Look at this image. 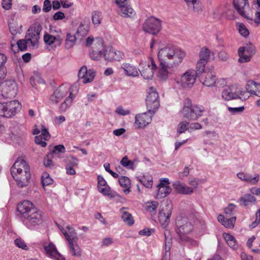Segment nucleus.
Masks as SVG:
<instances>
[{"instance_id": "1", "label": "nucleus", "mask_w": 260, "mask_h": 260, "mask_svg": "<svg viewBox=\"0 0 260 260\" xmlns=\"http://www.w3.org/2000/svg\"><path fill=\"white\" fill-rule=\"evenodd\" d=\"M17 210L21 216L23 223L28 229H34L42 222V216L34 204L29 201L19 204Z\"/></svg>"}, {"instance_id": "2", "label": "nucleus", "mask_w": 260, "mask_h": 260, "mask_svg": "<svg viewBox=\"0 0 260 260\" xmlns=\"http://www.w3.org/2000/svg\"><path fill=\"white\" fill-rule=\"evenodd\" d=\"M259 83L253 80H248L244 90L240 86L234 84L225 87L222 91V98H241L247 96L249 93L250 96H256L258 90Z\"/></svg>"}, {"instance_id": "3", "label": "nucleus", "mask_w": 260, "mask_h": 260, "mask_svg": "<svg viewBox=\"0 0 260 260\" xmlns=\"http://www.w3.org/2000/svg\"><path fill=\"white\" fill-rule=\"evenodd\" d=\"M185 56L184 51L171 46L160 49L157 54L160 63L169 64L171 67L178 66L182 61Z\"/></svg>"}, {"instance_id": "4", "label": "nucleus", "mask_w": 260, "mask_h": 260, "mask_svg": "<svg viewBox=\"0 0 260 260\" xmlns=\"http://www.w3.org/2000/svg\"><path fill=\"white\" fill-rule=\"evenodd\" d=\"M11 173L17 185L23 187L26 185L30 178V168L26 162L18 158L11 168Z\"/></svg>"}, {"instance_id": "5", "label": "nucleus", "mask_w": 260, "mask_h": 260, "mask_svg": "<svg viewBox=\"0 0 260 260\" xmlns=\"http://www.w3.org/2000/svg\"><path fill=\"white\" fill-rule=\"evenodd\" d=\"M176 224L175 231L180 241L184 243H188L191 245H196V242L187 236L193 229V225L189 219L186 217H178L177 218Z\"/></svg>"}, {"instance_id": "6", "label": "nucleus", "mask_w": 260, "mask_h": 260, "mask_svg": "<svg viewBox=\"0 0 260 260\" xmlns=\"http://www.w3.org/2000/svg\"><path fill=\"white\" fill-rule=\"evenodd\" d=\"M204 108L202 106L192 105L187 99L185 102L182 113L184 117L189 120H196L202 115Z\"/></svg>"}, {"instance_id": "7", "label": "nucleus", "mask_w": 260, "mask_h": 260, "mask_svg": "<svg viewBox=\"0 0 260 260\" xmlns=\"http://www.w3.org/2000/svg\"><path fill=\"white\" fill-rule=\"evenodd\" d=\"M161 27V21L154 17L147 18L142 24L143 31L153 35H157Z\"/></svg>"}, {"instance_id": "8", "label": "nucleus", "mask_w": 260, "mask_h": 260, "mask_svg": "<svg viewBox=\"0 0 260 260\" xmlns=\"http://www.w3.org/2000/svg\"><path fill=\"white\" fill-rule=\"evenodd\" d=\"M157 69V66L154 60L150 58V63L146 60H142L139 64V71L144 79H151L154 75V72Z\"/></svg>"}, {"instance_id": "9", "label": "nucleus", "mask_w": 260, "mask_h": 260, "mask_svg": "<svg viewBox=\"0 0 260 260\" xmlns=\"http://www.w3.org/2000/svg\"><path fill=\"white\" fill-rule=\"evenodd\" d=\"M41 30L42 26L39 23L34 24L27 30L25 39L29 41L34 48H37L39 46V40Z\"/></svg>"}, {"instance_id": "10", "label": "nucleus", "mask_w": 260, "mask_h": 260, "mask_svg": "<svg viewBox=\"0 0 260 260\" xmlns=\"http://www.w3.org/2000/svg\"><path fill=\"white\" fill-rule=\"evenodd\" d=\"M255 53L254 46L251 43L246 44L245 46L240 47L238 50L240 62H247L249 61L252 56Z\"/></svg>"}, {"instance_id": "11", "label": "nucleus", "mask_w": 260, "mask_h": 260, "mask_svg": "<svg viewBox=\"0 0 260 260\" xmlns=\"http://www.w3.org/2000/svg\"><path fill=\"white\" fill-rule=\"evenodd\" d=\"M78 92V89L76 86L70 88L61 86L54 91L53 95L54 98H74L77 95Z\"/></svg>"}, {"instance_id": "12", "label": "nucleus", "mask_w": 260, "mask_h": 260, "mask_svg": "<svg viewBox=\"0 0 260 260\" xmlns=\"http://www.w3.org/2000/svg\"><path fill=\"white\" fill-rule=\"evenodd\" d=\"M5 117L8 118L14 117L20 111L22 108L21 104L17 100L5 102Z\"/></svg>"}, {"instance_id": "13", "label": "nucleus", "mask_w": 260, "mask_h": 260, "mask_svg": "<svg viewBox=\"0 0 260 260\" xmlns=\"http://www.w3.org/2000/svg\"><path fill=\"white\" fill-rule=\"evenodd\" d=\"M172 209V205L167 204L165 207H162L159 212L158 220L161 226L164 229L166 228L170 223Z\"/></svg>"}, {"instance_id": "14", "label": "nucleus", "mask_w": 260, "mask_h": 260, "mask_svg": "<svg viewBox=\"0 0 260 260\" xmlns=\"http://www.w3.org/2000/svg\"><path fill=\"white\" fill-rule=\"evenodd\" d=\"M197 74L193 70H188L183 74L180 80L181 86L184 88H190L194 84Z\"/></svg>"}, {"instance_id": "15", "label": "nucleus", "mask_w": 260, "mask_h": 260, "mask_svg": "<svg viewBox=\"0 0 260 260\" xmlns=\"http://www.w3.org/2000/svg\"><path fill=\"white\" fill-rule=\"evenodd\" d=\"M104 57L107 60L120 61L124 57V53L120 51H116L111 47L106 46L104 48Z\"/></svg>"}, {"instance_id": "16", "label": "nucleus", "mask_w": 260, "mask_h": 260, "mask_svg": "<svg viewBox=\"0 0 260 260\" xmlns=\"http://www.w3.org/2000/svg\"><path fill=\"white\" fill-rule=\"evenodd\" d=\"M95 76V71L93 69L88 70L86 66H82L78 72V78L84 84L91 82Z\"/></svg>"}, {"instance_id": "17", "label": "nucleus", "mask_w": 260, "mask_h": 260, "mask_svg": "<svg viewBox=\"0 0 260 260\" xmlns=\"http://www.w3.org/2000/svg\"><path fill=\"white\" fill-rule=\"evenodd\" d=\"M43 246L46 254L56 260H65V258L58 252L55 245L52 242H43Z\"/></svg>"}, {"instance_id": "18", "label": "nucleus", "mask_w": 260, "mask_h": 260, "mask_svg": "<svg viewBox=\"0 0 260 260\" xmlns=\"http://www.w3.org/2000/svg\"><path fill=\"white\" fill-rule=\"evenodd\" d=\"M153 114L149 112L137 114L135 116V124L138 128H144L151 123Z\"/></svg>"}, {"instance_id": "19", "label": "nucleus", "mask_w": 260, "mask_h": 260, "mask_svg": "<svg viewBox=\"0 0 260 260\" xmlns=\"http://www.w3.org/2000/svg\"><path fill=\"white\" fill-rule=\"evenodd\" d=\"M172 186L175 191L178 193L181 194H191L192 193V188L180 181L175 180L173 182Z\"/></svg>"}, {"instance_id": "20", "label": "nucleus", "mask_w": 260, "mask_h": 260, "mask_svg": "<svg viewBox=\"0 0 260 260\" xmlns=\"http://www.w3.org/2000/svg\"><path fill=\"white\" fill-rule=\"evenodd\" d=\"M233 4L235 8L241 16L247 19L251 20L245 13L246 9L249 7L248 0H234Z\"/></svg>"}, {"instance_id": "21", "label": "nucleus", "mask_w": 260, "mask_h": 260, "mask_svg": "<svg viewBox=\"0 0 260 260\" xmlns=\"http://www.w3.org/2000/svg\"><path fill=\"white\" fill-rule=\"evenodd\" d=\"M118 14L123 18H131L133 17L136 13L134 10L128 4L127 2L118 7Z\"/></svg>"}, {"instance_id": "22", "label": "nucleus", "mask_w": 260, "mask_h": 260, "mask_svg": "<svg viewBox=\"0 0 260 260\" xmlns=\"http://www.w3.org/2000/svg\"><path fill=\"white\" fill-rule=\"evenodd\" d=\"M98 189L100 192L103 195L110 196L113 197L112 193H111L110 188L108 185L106 181L101 176H98Z\"/></svg>"}, {"instance_id": "23", "label": "nucleus", "mask_w": 260, "mask_h": 260, "mask_svg": "<svg viewBox=\"0 0 260 260\" xmlns=\"http://www.w3.org/2000/svg\"><path fill=\"white\" fill-rule=\"evenodd\" d=\"M6 93V98H15L17 93V86L13 80L7 81L4 88Z\"/></svg>"}, {"instance_id": "24", "label": "nucleus", "mask_w": 260, "mask_h": 260, "mask_svg": "<svg viewBox=\"0 0 260 260\" xmlns=\"http://www.w3.org/2000/svg\"><path fill=\"white\" fill-rule=\"evenodd\" d=\"M173 67H171V65L159 62L157 74L158 79L161 81H166L169 74V70Z\"/></svg>"}, {"instance_id": "25", "label": "nucleus", "mask_w": 260, "mask_h": 260, "mask_svg": "<svg viewBox=\"0 0 260 260\" xmlns=\"http://www.w3.org/2000/svg\"><path fill=\"white\" fill-rule=\"evenodd\" d=\"M58 228L62 232V234L64 235L68 242L71 241H76L77 240V233L72 226L68 225L66 227V229L59 226Z\"/></svg>"}, {"instance_id": "26", "label": "nucleus", "mask_w": 260, "mask_h": 260, "mask_svg": "<svg viewBox=\"0 0 260 260\" xmlns=\"http://www.w3.org/2000/svg\"><path fill=\"white\" fill-rule=\"evenodd\" d=\"M159 103L158 99H146L147 111L154 115L159 107Z\"/></svg>"}, {"instance_id": "27", "label": "nucleus", "mask_w": 260, "mask_h": 260, "mask_svg": "<svg viewBox=\"0 0 260 260\" xmlns=\"http://www.w3.org/2000/svg\"><path fill=\"white\" fill-rule=\"evenodd\" d=\"M121 68L124 70L126 75L130 77H137L139 76V72L137 68L134 65L129 63H123Z\"/></svg>"}, {"instance_id": "28", "label": "nucleus", "mask_w": 260, "mask_h": 260, "mask_svg": "<svg viewBox=\"0 0 260 260\" xmlns=\"http://www.w3.org/2000/svg\"><path fill=\"white\" fill-rule=\"evenodd\" d=\"M238 177L242 181L247 182L251 184H255L259 179V175L252 176L250 174H245L244 173H239L237 174Z\"/></svg>"}, {"instance_id": "29", "label": "nucleus", "mask_w": 260, "mask_h": 260, "mask_svg": "<svg viewBox=\"0 0 260 260\" xmlns=\"http://www.w3.org/2000/svg\"><path fill=\"white\" fill-rule=\"evenodd\" d=\"M236 219V216H232L231 218L226 219L222 215H219L217 217V220L225 228L229 229L234 227Z\"/></svg>"}, {"instance_id": "30", "label": "nucleus", "mask_w": 260, "mask_h": 260, "mask_svg": "<svg viewBox=\"0 0 260 260\" xmlns=\"http://www.w3.org/2000/svg\"><path fill=\"white\" fill-rule=\"evenodd\" d=\"M89 30L88 24L80 23L76 31V35L78 40H81L84 37L87 36Z\"/></svg>"}, {"instance_id": "31", "label": "nucleus", "mask_w": 260, "mask_h": 260, "mask_svg": "<svg viewBox=\"0 0 260 260\" xmlns=\"http://www.w3.org/2000/svg\"><path fill=\"white\" fill-rule=\"evenodd\" d=\"M44 41L46 45H51L55 43L57 45L59 46L63 41L62 38H59L58 36H52L46 33L44 35Z\"/></svg>"}, {"instance_id": "32", "label": "nucleus", "mask_w": 260, "mask_h": 260, "mask_svg": "<svg viewBox=\"0 0 260 260\" xmlns=\"http://www.w3.org/2000/svg\"><path fill=\"white\" fill-rule=\"evenodd\" d=\"M119 183L123 188V191L125 194H127L130 192L131 183L129 179L126 176H121L119 178Z\"/></svg>"}, {"instance_id": "33", "label": "nucleus", "mask_w": 260, "mask_h": 260, "mask_svg": "<svg viewBox=\"0 0 260 260\" xmlns=\"http://www.w3.org/2000/svg\"><path fill=\"white\" fill-rule=\"evenodd\" d=\"M78 39L76 35H72L70 32L67 34L66 39L65 40L64 47L66 49H70L72 48Z\"/></svg>"}, {"instance_id": "34", "label": "nucleus", "mask_w": 260, "mask_h": 260, "mask_svg": "<svg viewBox=\"0 0 260 260\" xmlns=\"http://www.w3.org/2000/svg\"><path fill=\"white\" fill-rule=\"evenodd\" d=\"M157 188L156 198L158 199L166 197L172 191V189L169 186H157Z\"/></svg>"}, {"instance_id": "35", "label": "nucleus", "mask_w": 260, "mask_h": 260, "mask_svg": "<svg viewBox=\"0 0 260 260\" xmlns=\"http://www.w3.org/2000/svg\"><path fill=\"white\" fill-rule=\"evenodd\" d=\"M223 237L228 245L231 248L234 250L238 248V245L237 241L234 236L230 234L225 233L223 234Z\"/></svg>"}, {"instance_id": "36", "label": "nucleus", "mask_w": 260, "mask_h": 260, "mask_svg": "<svg viewBox=\"0 0 260 260\" xmlns=\"http://www.w3.org/2000/svg\"><path fill=\"white\" fill-rule=\"evenodd\" d=\"M215 76L211 73H206L204 78H202L203 84L207 86H211L215 83Z\"/></svg>"}, {"instance_id": "37", "label": "nucleus", "mask_w": 260, "mask_h": 260, "mask_svg": "<svg viewBox=\"0 0 260 260\" xmlns=\"http://www.w3.org/2000/svg\"><path fill=\"white\" fill-rule=\"evenodd\" d=\"M121 213V218L123 221L129 225H132L134 223V220L131 214L125 211V208H122L120 210Z\"/></svg>"}, {"instance_id": "38", "label": "nucleus", "mask_w": 260, "mask_h": 260, "mask_svg": "<svg viewBox=\"0 0 260 260\" xmlns=\"http://www.w3.org/2000/svg\"><path fill=\"white\" fill-rule=\"evenodd\" d=\"M76 241L69 242V247L72 255L75 256L81 255V250L80 247L75 243Z\"/></svg>"}, {"instance_id": "39", "label": "nucleus", "mask_w": 260, "mask_h": 260, "mask_svg": "<svg viewBox=\"0 0 260 260\" xmlns=\"http://www.w3.org/2000/svg\"><path fill=\"white\" fill-rule=\"evenodd\" d=\"M189 9L195 12H199L201 11V5L197 2V0H184Z\"/></svg>"}, {"instance_id": "40", "label": "nucleus", "mask_w": 260, "mask_h": 260, "mask_svg": "<svg viewBox=\"0 0 260 260\" xmlns=\"http://www.w3.org/2000/svg\"><path fill=\"white\" fill-rule=\"evenodd\" d=\"M210 53L211 52L207 48H202L199 54L200 60L203 61L204 62H207Z\"/></svg>"}, {"instance_id": "41", "label": "nucleus", "mask_w": 260, "mask_h": 260, "mask_svg": "<svg viewBox=\"0 0 260 260\" xmlns=\"http://www.w3.org/2000/svg\"><path fill=\"white\" fill-rule=\"evenodd\" d=\"M158 206V203L157 201L147 202L146 203L145 208L148 211L155 214Z\"/></svg>"}, {"instance_id": "42", "label": "nucleus", "mask_w": 260, "mask_h": 260, "mask_svg": "<svg viewBox=\"0 0 260 260\" xmlns=\"http://www.w3.org/2000/svg\"><path fill=\"white\" fill-rule=\"evenodd\" d=\"M255 201V198L251 194L245 195L240 199V202L243 206H247L250 203H253Z\"/></svg>"}, {"instance_id": "43", "label": "nucleus", "mask_w": 260, "mask_h": 260, "mask_svg": "<svg viewBox=\"0 0 260 260\" xmlns=\"http://www.w3.org/2000/svg\"><path fill=\"white\" fill-rule=\"evenodd\" d=\"M120 164L123 167L129 169L134 170L136 168L134 161L129 160L127 156H124L120 161Z\"/></svg>"}, {"instance_id": "44", "label": "nucleus", "mask_w": 260, "mask_h": 260, "mask_svg": "<svg viewBox=\"0 0 260 260\" xmlns=\"http://www.w3.org/2000/svg\"><path fill=\"white\" fill-rule=\"evenodd\" d=\"M237 212V206L233 204H230L224 210L227 217L233 216Z\"/></svg>"}, {"instance_id": "45", "label": "nucleus", "mask_w": 260, "mask_h": 260, "mask_svg": "<svg viewBox=\"0 0 260 260\" xmlns=\"http://www.w3.org/2000/svg\"><path fill=\"white\" fill-rule=\"evenodd\" d=\"M73 103L72 99H65L61 103L59 109L60 112H65L68 108L70 107Z\"/></svg>"}, {"instance_id": "46", "label": "nucleus", "mask_w": 260, "mask_h": 260, "mask_svg": "<svg viewBox=\"0 0 260 260\" xmlns=\"http://www.w3.org/2000/svg\"><path fill=\"white\" fill-rule=\"evenodd\" d=\"M236 26L239 32L244 37H247L249 32L245 24L242 23L238 22L236 23Z\"/></svg>"}, {"instance_id": "47", "label": "nucleus", "mask_w": 260, "mask_h": 260, "mask_svg": "<svg viewBox=\"0 0 260 260\" xmlns=\"http://www.w3.org/2000/svg\"><path fill=\"white\" fill-rule=\"evenodd\" d=\"M102 13L100 12L94 11L92 14V21L94 25H99L101 23Z\"/></svg>"}, {"instance_id": "48", "label": "nucleus", "mask_w": 260, "mask_h": 260, "mask_svg": "<svg viewBox=\"0 0 260 260\" xmlns=\"http://www.w3.org/2000/svg\"><path fill=\"white\" fill-rule=\"evenodd\" d=\"M207 62H204L203 61L199 60L197 62L196 66V70L197 72H196V74L198 75L202 74L205 71V66Z\"/></svg>"}, {"instance_id": "49", "label": "nucleus", "mask_w": 260, "mask_h": 260, "mask_svg": "<svg viewBox=\"0 0 260 260\" xmlns=\"http://www.w3.org/2000/svg\"><path fill=\"white\" fill-rule=\"evenodd\" d=\"M53 179L49 176L47 173H44L42 176V183L43 186L52 184Z\"/></svg>"}, {"instance_id": "50", "label": "nucleus", "mask_w": 260, "mask_h": 260, "mask_svg": "<svg viewBox=\"0 0 260 260\" xmlns=\"http://www.w3.org/2000/svg\"><path fill=\"white\" fill-rule=\"evenodd\" d=\"M139 181L146 187L151 188L152 187L153 181L151 178L146 179L145 177L139 178Z\"/></svg>"}, {"instance_id": "51", "label": "nucleus", "mask_w": 260, "mask_h": 260, "mask_svg": "<svg viewBox=\"0 0 260 260\" xmlns=\"http://www.w3.org/2000/svg\"><path fill=\"white\" fill-rule=\"evenodd\" d=\"M61 34L62 32L60 29L54 26L50 27L49 32L48 33V35L50 36H52L53 37L58 36L59 38H62L61 37Z\"/></svg>"}, {"instance_id": "52", "label": "nucleus", "mask_w": 260, "mask_h": 260, "mask_svg": "<svg viewBox=\"0 0 260 260\" xmlns=\"http://www.w3.org/2000/svg\"><path fill=\"white\" fill-rule=\"evenodd\" d=\"M29 43V41H27V39L25 40H19L17 42V45L18 49L21 51L26 50L27 44Z\"/></svg>"}, {"instance_id": "53", "label": "nucleus", "mask_w": 260, "mask_h": 260, "mask_svg": "<svg viewBox=\"0 0 260 260\" xmlns=\"http://www.w3.org/2000/svg\"><path fill=\"white\" fill-rule=\"evenodd\" d=\"M189 122L186 121H182L179 123L177 127V132L179 134H181L185 132L186 130L188 131V126Z\"/></svg>"}, {"instance_id": "54", "label": "nucleus", "mask_w": 260, "mask_h": 260, "mask_svg": "<svg viewBox=\"0 0 260 260\" xmlns=\"http://www.w3.org/2000/svg\"><path fill=\"white\" fill-rule=\"evenodd\" d=\"M14 243L16 245V246L20 248H21L23 250H27L28 249V248L22 239L21 238H17L14 241Z\"/></svg>"}, {"instance_id": "55", "label": "nucleus", "mask_w": 260, "mask_h": 260, "mask_svg": "<svg viewBox=\"0 0 260 260\" xmlns=\"http://www.w3.org/2000/svg\"><path fill=\"white\" fill-rule=\"evenodd\" d=\"M229 111L232 114L235 115L239 113H242L245 107L244 106H241L239 107H228Z\"/></svg>"}, {"instance_id": "56", "label": "nucleus", "mask_w": 260, "mask_h": 260, "mask_svg": "<svg viewBox=\"0 0 260 260\" xmlns=\"http://www.w3.org/2000/svg\"><path fill=\"white\" fill-rule=\"evenodd\" d=\"M66 151L65 147L63 145H56L54 147L52 153L54 154L64 153Z\"/></svg>"}, {"instance_id": "57", "label": "nucleus", "mask_w": 260, "mask_h": 260, "mask_svg": "<svg viewBox=\"0 0 260 260\" xmlns=\"http://www.w3.org/2000/svg\"><path fill=\"white\" fill-rule=\"evenodd\" d=\"M104 50L103 51L100 50L99 51H92L90 52V57L93 60L98 59L99 57L104 56Z\"/></svg>"}, {"instance_id": "58", "label": "nucleus", "mask_w": 260, "mask_h": 260, "mask_svg": "<svg viewBox=\"0 0 260 260\" xmlns=\"http://www.w3.org/2000/svg\"><path fill=\"white\" fill-rule=\"evenodd\" d=\"M202 128L201 124L198 122L189 123L188 126V131L191 132L194 130L200 129Z\"/></svg>"}, {"instance_id": "59", "label": "nucleus", "mask_w": 260, "mask_h": 260, "mask_svg": "<svg viewBox=\"0 0 260 260\" xmlns=\"http://www.w3.org/2000/svg\"><path fill=\"white\" fill-rule=\"evenodd\" d=\"M41 133V134L40 136H42L44 141H47L50 139V135L47 129L43 125H42Z\"/></svg>"}, {"instance_id": "60", "label": "nucleus", "mask_w": 260, "mask_h": 260, "mask_svg": "<svg viewBox=\"0 0 260 260\" xmlns=\"http://www.w3.org/2000/svg\"><path fill=\"white\" fill-rule=\"evenodd\" d=\"M115 112L120 115L125 116L131 113V111L129 110H125L121 106H118Z\"/></svg>"}, {"instance_id": "61", "label": "nucleus", "mask_w": 260, "mask_h": 260, "mask_svg": "<svg viewBox=\"0 0 260 260\" xmlns=\"http://www.w3.org/2000/svg\"><path fill=\"white\" fill-rule=\"evenodd\" d=\"M189 184L190 185L189 186L190 188H192V193L194 191V190L197 188L199 184V179L197 178H193L190 180H189L188 182Z\"/></svg>"}, {"instance_id": "62", "label": "nucleus", "mask_w": 260, "mask_h": 260, "mask_svg": "<svg viewBox=\"0 0 260 260\" xmlns=\"http://www.w3.org/2000/svg\"><path fill=\"white\" fill-rule=\"evenodd\" d=\"M52 5L50 0H45L44 2L43 11L44 12H48L51 9Z\"/></svg>"}, {"instance_id": "63", "label": "nucleus", "mask_w": 260, "mask_h": 260, "mask_svg": "<svg viewBox=\"0 0 260 260\" xmlns=\"http://www.w3.org/2000/svg\"><path fill=\"white\" fill-rule=\"evenodd\" d=\"M158 94L156 91V90L153 88L151 87L149 88V91L148 92V94L147 95V98H158Z\"/></svg>"}, {"instance_id": "64", "label": "nucleus", "mask_w": 260, "mask_h": 260, "mask_svg": "<svg viewBox=\"0 0 260 260\" xmlns=\"http://www.w3.org/2000/svg\"><path fill=\"white\" fill-rule=\"evenodd\" d=\"M35 142L36 144L40 145L42 147H46L47 144L43 140L41 136H37L35 137Z\"/></svg>"}]
</instances>
